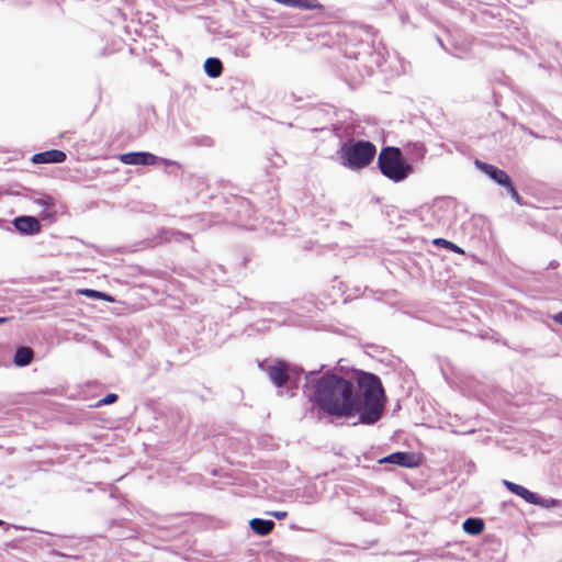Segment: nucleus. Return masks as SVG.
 Returning <instances> with one entry per match:
<instances>
[{
    "instance_id": "1",
    "label": "nucleus",
    "mask_w": 562,
    "mask_h": 562,
    "mask_svg": "<svg viewBox=\"0 0 562 562\" xmlns=\"http://www.w3.org/2000/svg\"><path fill=\"white\" fill-rule=\"evenodd\" d=\"M314 375V371L305 374V394L319 413L347 418L358 415L359 423L364 425L381 418L385 394L378 375L360 371L355 382L328 372Z\"/></svg>"
},
{
    "instance_id": "2",
    "label": "nucleus",
    "mask_w": 562,
    "mask_h": 562,
    "mask_svg": "<svg viewBox=\"0 0 562 562\" xmlns=\"http://www.w3.org/2000/svg\"><path fill=\"white\" fill-rule=\"evenodd\" d=\"M378 165L381 173L394 182L404 181L413 172L411 164L402 157L397 147L383 148L379 155Z\"/></svg>"
},
{
    "instance_id": "3",
    "label": "nucleus",
    "mask_w": 562,
    "mask_h": 562,
    "mask_svg": "<svg viewBox=\"0 0 562 562\" xmlns=\"http://www.w3.org/2000/svg\"><path fill=\"white\" fill-rule=\"evenodd\" d=\"M339 154L344 166L351 170H360L372 162L376 147L368 140H356L344 144Z\"/></svg>"
},
{
    "instance_id": "4",
    "label": "nucleus",
    "mask_w": 562,
    "mask_h": 562,
    "mask_svg": "<svg viewBox=\"0 0 562 562\" xmlns=\"http://www.w3.org/2000/svg\"><path fill=\"white\" fill-rule=\"evenodd\" d=\"M267 372L270 380L277 387H281L288 382L292 384L296 383L301 373L306 374L302 369L290 367L288 363L281 361L273 366H269Z\"/></svg>"
},
{
    "instance_id": "5",
    "label": "nucleus",
    "mask_w": 562,
    "mask_h": 562,
    "mask_svg": "<svg viewBox=\"0 0 562 562\" xmlns=\"http://www.w3.org/2000/svg\"><path fill=\"white\" fill-rule=\"evenodd\" d=\"M14 228L22 235L33 236L41 232V223L34 216L22 215L12 221Z\"/></svg>"
},
{
    "instance_id": "6",
    "label": "nucleus",
    "mask_w": 562,
    "mask_h": 562,
    "mask_svg": "<svg viewBox=\"0 0 562 562\" xmlns=\"http://www.w3.org/2000/svg\"><path fill=\"white\" fill-rule=\"evenodd\" d=\"M120 160L125 165L151 166L156 164L158 157L146 151H132L121 155Z\"/></svg>"
},
{
    "instance_id": "7",
    "label": "nucleus",
    "mask_w": 562,
    "mask_h": 562,
    "mask_svg": "<svg viewBox=\"0 0 562 562\" xmlns=\"http://www.w3.org/2000/svg\"><path fill=\"white\" fill-rule=\"evenodd\" d=\"M474 165L479 170H481L483 173L488 176L492 180H494L496 183L501 186L508 184V181L510 180L509 176L502 169L497 168L494 165H490L486 162H483L479 159L474 161Z\"/></svg>"
},
{
    "instance_id": "8",
    "label": "nucleus",
    "mask_w": 562,
    "mask_h": 562,
    "mask_svg": "<svg viewBox=\"0 0 562 562\" xmlns=\"http://www.w3.org/2000/svg\"><path fill=\"white\" fill-rule=\"evenodd\" d=\"M381 463H393L404 468H414L416 467L417 460L413 453L397 451L389 454L387 457L380 460Z\"/></svg>"
},
{
    "instance_id": "9",
    "label": "nucleus",
    "mask_w": 562,
    "mask_h": 562,
    "mask_svg": "<svg viewBox=\"0 0 562 562\" xmlns=\"http://www.w3.org/2000/svg\"><path fill=\"white\" fill-rule=\"evenodd\" d=\"M67 156L63 150L50 149L37 153L32 157L34 164H59L66 160Z\"/></svg>"
},
{
    "instance_id": "10",
    "label": "nucleus",
    "mask_w": 562,
    "mask_h": 562,
    "mask_svg": "<svg viewBox=\"0 0 562 562\" xmlns=\"http://www.w3.org/2000/svg\"><path fill=\"white\" fill-rule=\"evenodd\" d=\"M249 526L255 533L259 536H267L272 531L274 522L272 520L254 518L249 521Z\"/></svg>"
},
{
    "instance_id": "11",
    "label": "nucleus",
    "mask_w": 562,
    "mask_h": 562,
    "mask_svg": "<svg viewBox=\"0 0 562 562\" xmlns=\"http://www.w3.org/2000/svg\"><path fill=\"white\" fill-rule=\"evenodd\" d=\"M204 71L211 78H217L222 75L223 64L216 57H209L204 63Z\"/></svg>"
},
{
    "instance_id": "12",
    "label": "nucleus",
    "mask_w": 562,
    "mask_h": 562,
    "mask_svg": "<svg viewBox=\"0 0 562 562\" xmlns=\"http://www.w3.org/2000/svg\"><path fill=\"white\" fill-rule=\"evenodd\" d=\"M463 530L472 536L480 535L484 529V521L481 518H467L462 525Z\"/></svg>"
},
{
    "instance_id": "13",
    "label": "nucleus",
    "mask_w": 562,
    "mask_h": 562,
    "mask_svg": "<svg viewBox=\"0 0 562 562\" xmlns=\"http://www.w3.org/2000/svg\"><path fill=\"white\" fill-rule=\"evenodd\" d=\"M33 359V351L29 347H20L14 355V363L19 367H25L31 363Z\"/></svg>"
},
{
    "instance_id": "14",
    "label": "nucleus",
    "mask_w": 562,
    "mask_h": 562,
    "mask_svg": "<svg viewBox=\"0 0 562 562\" xmlns=\"http://www.w3.org/2000/svg\"><path fill=\"white\" fill-rule=\"evenodd\" d=\"M529 503L539 505L543 508L557 507L562 504L560 501H557L554 498H546V497H542V496L538 495L537 493H532L530 491H529Z\"/></svg>"
},
{
    "instance_id": "15",
    "label": "nucleus",
    "mask_w": 562,
    "mask_h": 562,
    "mask_svg": "<svg viewBox=\"0 0 562 562\" xmlns=\"http://www.w3.org/2000/svg\"><path fill=\"white\" fill-rule=\"evenodd\" d=\"M503 484L514 494L518 495L522 499L527 501V487L518 485L508 480H503Z\"/></svg>"
},
{
    "instance_id": "16",
    "label": "nucleus",
    "mask_w": 562,
    "mask_h": 562,
    "mask_svg": "<svg viewBox=\"0 0 562 562\" xmlns=\"http://www.w3.org/2000/svg\"><path fill=\"white\" fill-rule=\"evenodd\" d=\"M81 293L88 297H92V299H101V300H104V301H108V302H112L113 299L106 294V293H103V292H100V291H97V290H90V289H86V290H82Z\"/></svg>"
},
{
    "instance_id": "17",
    "label": "nucleus",
    "mask_w": 562,
    "mask_h": 562,
    "mask_svg": "<svg viewBox=\"0 0 562 562\" xmlns=\"http://www.w3.org/2000/svg\"><path fill=\"white\" fill-rule=\"evenodd\" d=\"M166 234V240H175V241H183L186 239H189V235L188 234H184V233H181V232H178V231H168L165 233Z\"/></svg>"
},
{
    "instance_id": "18",
    "label": "nucleus",
    "mask_w": 562,
    "mask_h": 562,
    "mask_svg": "<svg viewBox=\"0 0 562 562\" xmlns=\"http://www.w3.org/2000/svg\"><path fill=\"white\" fill-rule=\"evenodd\" d=\"M508 192V194L512 196V199L518 203L519 205H522V200H521V196L519 195L518 191L516 190V188L513 186L512 183V180L508 181V184H505L504 186Z\"/></svg>"
},
{
    "instance_id": "19",
    "label": "nucleus",
    "mask_w": 562,
    "mask_h": 562,
    "mask_svg": "<svg viewBox=\"0 0 562 562\" xmlns=\"http://www.w3.org/2000/svg\"><path fill=\"white\" fill-rule=\"evenodd\" d=\"M117 401V395L114 394V393H109L106 394L103 398H101L97 404L95 406L97 407H100V406H103V405H110V404H113Z\"/></svg>"
},
{
    "instance_id": "20",
    "label": "nucleus",
    "mask_w": 562,
    "mask_h": 562,
    "mask_svg": "<svg viewBox=\"0 0 562 562\" xmlns=\"http://www.w3.org/2000/svg\"><path fill=\"white\" fill-rule=\"evenodd\" d=\"M434 244L437 245V246H441V247H445V248H448V246H453V243L447 240V239H443V238H436L434 240Z\"/></svg>"
},
{
    "instance_id": "21",
    "label": "nucleus",
    "mask_w": 562,
    "mask_h": 562,
    "mask_svg": "<svg viewBox=\"0 0 562 562\" xmlns=\"http://www.w3.org/2000/svg\"><path fill=\"white\" fill-rule=\"evenodd\" d=\"M414 147L416 148V153H417L418 157L423 158L426 153L425 147L422 144H416V145H414Z\"/></svg>"
},
{
    "instance_id": "22",
    "label": "nucleus",
    "mask_w": 562,
    "mask_h": 562,
    "mask_svg": "<svg viewBox=\"0 0 562 562\" xmlns=\"http://www.w3.org/2000/svg\"><path fill=\"white\" fill-rule=\"evenodd\" d=\"M383 60H384V54H383V52H382V50H379V52L376 53L375 64H376L378 66H381V64H382V61H383Z\"/></svg>"
},
{
    "instance_id": "23",
    "label": "nucleus",
    "mask_w": 562,
    "mask_h": 562,
    "mask_svg": "<svg viewBox=\"0 0 562 562\" xmlns=\"http://www.w3.org/2000/svg\"><path fill=\"white\" fill-rule=\"evenodd\" d=\"M40 205H44V206H48L52 204L50 202V199L49 198H44V199H38L36 201Z\"/></svg>"
},
{
    "instance_id": "24",
    "label": "nucleus",
    "mask_w": 562,
    "mask_h": 562,
    "mask_svg": "<svg viewBox=\"0 0 562 562\" xmlns=\"http://www.w3.org/2000/svg\"><path fill=\"white\" fill-rule=\"evenodd\" d=\"M447 249L452 250L456 254H462L463 252V250L459 246H457L456 244H453V246H448Z\"/></svg>"
},
{
    "instance_id": "25",
    "label": "nucleus",
    "mask_w": 562,
    "mask_h": 562,
    "mask_svg": "<svg viewBox=\"0 0 562 562\" xmlns=\"http://www.w3.org/2000/svg\"><path fill=\"white\" fill-rule=\"evenodd\" d=\"M272 516L277 519H283L286 516V512H273Z\"/></svg>"
},
{
    "instance_id": "26",
    "label": "nucleus",
    "mask_w": 562,
    "mask_h": 562,
    "mask_svg": "<svg viewBox=\"0 0 562 562\" xmlns=\"http://www.w3.org/2000/svg\"><path fill=\"white\" fill-rule=\"evenodd\" d=\"M553 319H554L557 323H559V324H561V325H562V312H560V313L555 314V315L553 316Z\"/></svg>"
},
{
    "instance_id": "27",
    "label": "nucleus",
    "mask_w": 562,
    "mask_h": 562,
    "mask_svg": "<svg viewBox=\"0 0 562 562\" xmlns=\"http://www.w3.org/2000/svg\"><path fill=\"white\" fill-rule=\"evenodd\" d=\"M8 321L7 317H0V324H4Z\"/></svg>"
},
{
    "instance_id": "28",
    "label": "nucleus",
    "mask_w": 562,
    "mask_h": 562,
    "mask_svg": "<svg viewBox=\"0 0 562 562\" xmlns=\"http://www.w3.org/2000/svg\"><path fill=\"white\" fill-rule=\"evenodd\" d=\"M322 369H324V366H321V369H318V371H314L315 374H317L318 372H322ZM314 378H316V375H314Z\"/></svg>"
},
{
    "instance_id": "29",
    "label": "nucleus",
    "mask_w": 562,
    "mask_h": 562,
    "mask_svg": "<svg viewBox=\"0 0 562 562\" xmlns=\"http://www.w3.org/2000/svg\"><path fill=\"white\" fill-rule=\"evenodd\" d=\"M322 369H324V366H321V369H318V371H314L315 374H317L318 372H322ZM314 378H316V375H314Z\"/></svg>"
},
{
    "instance_id": "30",
    "label": "nucleus",
    "mask_w": 562,
    "mask_h": 562,
    "mask_svg": "<svg viewBox=\"0 0 562 562\" xmlns=\"http://www.w3.org/2000/svg\"><path fill=\"white\" fill-rule=\"evenodd\" d=\"M4 525V521L0 519V526Z\"/></svg>"
}]
</instances>
